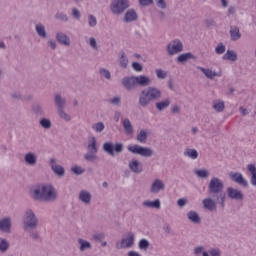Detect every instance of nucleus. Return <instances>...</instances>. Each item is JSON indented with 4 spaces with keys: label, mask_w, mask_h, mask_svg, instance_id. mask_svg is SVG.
<instances>
[{
    "label": "nucleus",
    "mask_w": 256,
    "mask_h": 256,
    "mask_svg": "<svg viewBox=\"0 0 256 256\" xmlns=\"http://www.w3.org/2000/svg\"><path fill=\"white\" fill-rule=\"evenodd\" d=\"M0 231L2 233H11V219L9 217L0 219Z\"/></svg>",
    "instance_id": "obj_24"
},
{
    "label": "nucleus",
    "mask_w": 256,
    "mask_h": 256,
    "mask_svg": "<svg viewBox=\"0 0 256 256\" xmlns=\"http://www.w3.org/2000/svg\"><path fill=\"white\" fill-rule=\"evenodd\" d=\"M161 97H163V92L161 89L155 86H149L140 92L138 103L140 107H149L153 101H159Z\"/></svg>",
    "instance_id": "obj_2"
},
{
    "label": "nucleus",
    "mask_w": 256,
    "mask_h": 256,
    "mask_svg": "<svg viewBox=\"0 0 256 256\" xmlns=\"http://www.w3.org/2000/svg\"><path fill=\"white\" fill-rule=\"evenodd\" d=\"M56 41L60 43V45H64V47L71 46V38L65 34V32L59 31L56 33Z\"/></svg>",
    "instance_id": "obj_20"
},
{
    "label": "nucleus",
    "mask_w": 256,
    "mask_h": 256,
    "mask_svg": "<svg viewBox=\"0 0 256 256\" xmlns=\"http://www.w3.org/2000/svg\"><path fill=\"white\" fill-rule=\"evenodd\" d=\"M222 59L224 61H232L235 63V61H237V53L233 50H227Z\"/></svg>",
    "instance_id": "obj_36"
},
{
    "label": "nucleus",
    "mask_w": 256,
    "mask_h": 256,
    "mask_svg": "<svg viewBox=\"0 0 256 256\" xmlns=\"http://www.w3.org/2000/svg\"><path fill=\"white\" fill-rule=\"evenodd\" d=\"M49 166L54 175L57 177H65V167L57 163V159L51 158L49 161Z\"/></svg>",
    "instance_id": "obj_11"
},
{
    "label": "nucleus",
    "mask_w": 256,
    "mask_h": 256,
    "mask_svg": "<svg viewBox=\"0 0 256 256\" xmlns=\"http://www.w3.org/2000/svg\"><path fill=\"white\" fill-rule=\"evenodd\" d=\"M166 51L170 57H173V55H179V53L183 51V42L179 39L170 41L166 46Z\"/></svg>",
    "instance_id": "obj_8"
},
{
    "label": "nucleus",
    "mask_w": 256,
    "mask_h": 256,
    "mask_svg": "<svg viewBox=\"0 0 256 256\" xmlns=\"http://www.w3.org/2000/svg\"><path fill=\"white\" fill-rule=\"evenodd\" d=\"M88 25L89 27H97V17H95V15H88Z\"/></svg>",
    "instance_id": "obj_52"
},
{
    "label": "nucleus",
    "mask_w": 256,
    "mask_h": 256,
    "mask_svg": "<svg viewBox=\"0 0 256 256\" xmlns=\"http://www.w3.org/2000/svg\"><path fill=\"white\" fill-rule=\"evenodd\" d=\"M202 205L207 211H217V202L212 198H204L202 200Z\"/></svg>",
    "instance_id": "obj_23"
},
{
    "label": "nucleus",
    "mask_w": 256,
    "mask_h": 256,
    "mask_svg": "<svg viewBox=\"0 0 256 256\" xmlns=\"http://www.w3.org/2000/svg\"><path fill=\"white\" fill-rule=\"evenodd\" d=\"M128 167L130 171L136 175H141V173H143V164L136 158H133L129 161Z\"/></svg>",
    "instance_id": "obj_13"
},
{
    "label": "nucleus",
    "mask_w": 256,
    "mask_h": 256,
    "mask_svg": "<svg viewBox=\"0 0 256 256\" xmlns=\"http://www.w3.org/2000/svg\"><path fill=\"white\" fill-rule=\"evenodd\" d=\"M54 103L58 109H65V106L67 105V100L63 96H61V94H55Z\"/></svg>",
    "instance_id": "obj_31"
},
{
    "label": "nucleus",
    "mask_w": 256,
    "mask_h": 256,
    "mask_svg": "<svg viewBox=\"0 0 256 256\" xmlns=\"http://www.w3.org/2000/svg\"><path fill=\"white\" fill-rule=\"evenodd\" d=\"M122 125L126 135H133V124H131V120H129V118L124 119Z\"/></svg>",
    "instance_id": "obj_35"
},
{
    "label": "nucleus",
    "mask_w": 256,
    "mask_h": 256,
    "mask_svg": "<svg viewBox=\"0 0 256 256\" xmlns=\"http://www.w3.org/2000/svg\"><path fill=\"white\" fill-rule=\"evenodd\" d=\"M58 115L60 119H62V121H66V123H69V121H71V115L63 111V108L58 109Z\"/></svg>",
    "instance_id": "obj_46"
},
{
    "label": "nucleus",
    "mask_w": 256,
    "mask_h": 256,
    "mask_svg": "<svg viewBox=\"0 0 256 256\" xmlns=\"http://www.w3.org/2000/svg\"><path fill=\"white\" fill-rule=\"evenodd\" d=\"M165 189V182L163 180L156 178L151 186H150V193L153 195H157V193H161Z\"/></svg>",
    "instance_id": "obj_15"
},
{
    "label": "nucleus",
    "mask_w": 256,
    "mask_h": 256,
    "mask_svg": "<svg viewBox=\"0 0 256 256\" xmlns=\"http://www.w3.org/2000/svg\"><path fill=\"white\" fill-rule=\"evenodd\" d=\"M136 77V85L139 87H149L153 83V80L151 77L147 75H138Z\"/></svg>",
    "instance_id": "obj_21"
},
{
    "label": "nucleus",
    "mask_w": 256,
    "mask_h": 256,
    "mask_svg": "<svg viewBox=\"0 0 256 256\" xmlns=\"http://www.w3.org/2000/svg\"><path fill=\"white\" fill-rule=\"evenodd\" d=\"M92 239H94V241H99L101 243V241H103V239H105V233L96 232L93 234Z\"/></svg>",
    "instance_id": "obj_54"
},
{
    "label": "nucleus",
    "mask_w": 256,
    "mask_h": 256,
    "mask_svg": "<svg viewBox=\"0 0 256 256\" xmlns=\"http://www.w3.org/2000/svg\"><path fill=\"white\" fill-rule=\"evenodd\" d=\"M177 205L178 207H185V205H187V199L186 198H180L177 200Z\"/></svg>",
    "instance_id": "obj_63"
},
{
    "label": "nucleus",
    "mask_w": 256,
    "mask_h": 256,
    "mask_svg": "<svg viewBox=\"0 0 256 256\" xmlns=\"http://www.w3.org/2000/svg\"><path fill=\"white\" fill-rule=\"evenodd\" d=\"M93 199V195L88 190H81L78 194V200L83 205H91V201Z\"/></svg>",
    "instance_id": "obj_19"
},
{
    "label": "nucleus",
    "mask_w": 256,
    "mask_h": 256,
    "mask_svg": "<svg viewBox=\"0 0 256 256\" xmlns=\"http://www.w3.org/2000/svg\"><path fill=\"white\" fill-rule=\"evenodd\" d=\"M129 8L128 0H113L110 4V11L114 15H121L124 13L125 9Z\"/></svg>",
    "instance_id": "obj_7"
},
{
    "label": "nucleus",
    "mask_w": 256,
    "mask_h": 256,
    "mask_svg": "<svg viewBox=\"0 0 256 256\" xmlns=\"http://www.w3.org/2000/svg\"><path fill=\"white\" fill-rule=\"evenodd\" d=\"M184 157H187L188 159H192L193 161H195V159H198L199 157V152H197V150L193 148H186L184 150Z\"/></svg>",
    "instance_id": "obj_33"
},
{
    "label": "nucleus",
    "mask_w": 256,
    "mask_h": 256,
    "mask_svg": "<svg viewBox=\"0 0 256 256\" xmlns=\"http://www.w3.org/2000/svg\"><path fill=\"white\" fill-rule=\"evenodd\" d=\"M30 197L34 201H41L43 203H54L59 198V192L53 184L42 183L38 184L30 190Z\"/></svg>",
    "instance_id": "obj_1"
},
{
    "label": "nucleus",
    "mask_w": 256,
    "mask_h": 256,
    "mask_svg": "<svg viewBox=\"0 0 256 256\" xmlns=\"http://www.w3.org/2000/svg\"><path fill=\"white\" fill-rule=\"evenodd\" d=\"M226 49H227V48L225 47V44L219 43V44H217V46L215 47V54H216V55H223V53H225Z\"/></svg>",
    "instance_id": "obj_51"
},
{
    "label": "nucleus",
    "mask_w": 256,
    "mask_h": 256,
    "mask_svg": "<svg viewBox=\"0 0 256 256\" xmlns=\"http://www.w3.org/2000/svg\"><path fill=\"white\" fill-rule=\"evenodd\" d=\"M132 69L134 71H137L138 73H141V71H143V65L141 63H138V62H133L132 63Z\"/></svg>",
    "instance_id": "obj_58"
},
{
    "label": "nucleus",
    "mask_w": 256,
    "mask_h": 256,
    "mask_svg": "<svg viewBox=\"0 0 256 256\" xmlns=\"http://www.w3.org/2000/svg\"><path fill=\"white\" fill-rule=\"evenodd\" d=\"M142 207H146V209H161V200H145L144 202H142Z\"/></svg>",
    "instance_id": "obj_25"
},
{
    "label": "nucleus",
    "mask_w": 256,
    "mask_h": 256,
    "mask_svg": "<svg viewBox=\"0 0 256 256\" xmlns=\"http://www.w3.org/2000/svg\"><path fill=\"white\" fill-rule=\"evenodd\" d=\"M102 149L105 151V153H108V155L113 157L115 156V153H123L125 146L121 142H118L115 145H113L111 142H105L102 146Z\"/></svg>",
    "instance_id": "obj_9"
},
{
    "label": "nucleus",
    "mask_w": 256,
    "mask_h": 256,
    "mask_svg": "<svg viewBox=\"0 0 256 256\" xmlns=\"http://www.w3.org/2000/svg\"><path fill=\"white\" fill-rule=\"evenodd\" d=\"M198 71H201L206 79L213 80L215 77H221V72L213 70V68H203L201 66L197 67Z\"/></svg>",
    "instance_id": "obj_16"
},
{
    "label": "nucleus",
    "mask_w": 256,
    "mask_h": 256,
    "mask_svg": "<svg viewBox=\"0 0 256 256\" xmlns=\"http://www.w3.org/2000/svg\"><path fill=\"white\" fill-rule=\"evenodd\" d=\"M72 15L74 18H76L77 20L81 19V12L79 11V9L77 8H73L72 9Z\"/></svg>",
    "instance_id": "obj_62"
},
{
    "label": "nucleus",
    "mask_w": 256,
    "mask_h": 256,
    "mask_svg": "<svg viewBox=\"0 0 256 256\" xmlns=\"http://www.w3.org/2000/svg\"><path fill=\"white\" fill-rule=\"evenodd\" d=\"M23 230L24 231H33L39 227V219L35 212L31 209H27L24 213L23 220H22Z\"/></svg>",
    "instance_id": "obj_3"
},
{
    "label": "nucleus",
    "mask_w": 256,
    "mask_h": 256,
    "mask_svg": "<svg viewBox=\"0 0 256 256\" xmlns=\"http://www.w3.org/2000/svg\"><path fill=\"white\" fill-rule=\"evenodd\" d=\"M92 129L95 133H103L105 131V124L103 122L94 123Z\"/></svg>",
    "instance_id": "obj_43"
},
{
    "label": "nucleus",
    "mask_w": 256,
    "mask_h": 256,
    "mask_svg": "<svg viewBox=\"0 0 256 256\" xmlns=\"http://www.w3.org/2000/svg\"><path fill=\"white\" fill-rule=\"evenodd\" d=\"M127 150L129 153H132V155H140V157H153L155 152L153 149L149 147H144L139 144H131L127 146Z\"/></svg>",
    "instance_id": "obj_4"
},
{
    "label": "nucleus",
    "mask_w": 256,
    "mask_h": 256,
    "mask_svg": "<svg viewBox=\"0 0 256 256\" xmlns=\"http://www.w3.org/2000/svg\"><path fill=\"white\" fill-rule=\"evenodd\" d=\"M9 241L5 238L0 237V253H7L9 251Z\"/></svg>",
    "instance_id": "obj_42"
},
{
    "label": "nucleus",
    "mask_w": 256,
    "mask_h": 256,
    "mask_svg": "<svg viewBox=\"0 0 256 256\" xmlns=\"http://www.w3.org/2000/svg\"><path fill=\"white\" fill-rule=\"evenodd\" d=\"M11 97L14 99V101H23V94H21V91L12 92Z\"/></svg>",
    "instance_id": "obj_55"
},
{
    "label": "nucleus",
    "mask_w": 256,
    "mask_h": 256,
    "mask_svg": "<svg viewBox=\"0 0 256 256\" xmlns=\"http://www.w3.org/2000/svg\"><path fill=\"white\" fill-rule=\"evenodd\" d=\"M151 244L149 243V240L143 238L139 241L138 243V247L140 249V251H147V249H149V246Z\"/></svg>",
    "instance_id": "obj_45"
},
{
    "label": "nucleus",
    "mask_w": 256,
    "mask_h": 256,
    "mask_svg": "<svg viewBox=\"0 0 256 256\" xmlns=\"http://www.w3.org/2000/svg\"><path fill=\"white\" fill-rule=\"evenodd\" d=\"M135 245V234L128 232L120 242L116 243V249H131Z\"/></svg>",
    "instance_id": "obj_10"
},
{
    "label": "nucleus",
    "mask_w": 256,
    "mask_h": 256,
    "mask_svg": "<svg viewBox=\"0 0 256 256\" xmlns=\"http://www.w3.org/2000/svg\"><path fill=\"white\" fill-rule=\"evenodd\" d=\"M71 173L74 175H83L85 173V168L79 166V165H73L70 169Z\"/></svg>",
    "instance_id": "obj_47"
},
{
    "label": "nucleus",
    "mask_w": 256,
    "mask_h": 256,
    "mask_svg": "<svg viewBox=\"0 0 256 256\" xmlns=\"http://www.w3.org/2000/svg\"><path fill=\"white\" fill-rule=\"evenodd\" d=\"M39 125L41 126L42 129H51V120L49 118H42L39 121Z\"/></svg>",
    "instance_id": "obj_44"
},
{
    "label": "nucleus",
    "mask_w": 256,
    "mask_h": 256,
    "mask_svg": "<svg viewBox=\"0 0 256 256\" xmlns=\"http://www.w3.org/2000/svg\"><path fill=\"white\" fill-rule=\"evenodd\" d=\"M78 245H79V251H81L82 253L85 251H89L90 249H93V245L91 244V242L83 238L78 239Z\"/></svg>",
    "instance_id": "obj_28"
},
{
    "label": "nucleus",
    "mask_w": 256,
    "mask_h": 256,
    "mask_svg": "<svg viewBox=\"0 0 256 256\" xmlns=\"http://www.w3.org/2000/svg\"><path fill=\"white\" fill-rule=\"evenodd\" d=\"M225 188L223 181L217 177H212L208 184V192L210 195H219Z\"/></svg>",
    "instance_id": "obj_6"
},
{
    "label": "nucleus",
    "mask_w": 256,
    "mask_h": 256,
    "mask_svg": "<svg viewBox=\"0 0 256 256\" xmlns=\"http://www.w3.org/2000/svg\"><path fill=\"white\" fill-rule=\"evenodd\" d=\"M111 105H116L119 107L121 105V97L120 96H115L112 99H110Z\"/></svg>",
    "instance_id": "obj_60"
},
{
    "label": "nucleus",
    "mask_w": 256,
    "mask_h": 256,
    "mask_svg": "<svg viewBox=\"0 0 256 256\" xmlns=\"http://www.w3.org/2000/svg\"><path fill=\"white\" fill-rule=\"evenodd\" d=\"M171 106V98H166L162 101H158L155 103V107L157 111H165V109H168V107Z\"/></svg>",
    "instance_id": "obj_30"
},
{
    "label": "nucleus",
    "mask_w": 256,
    "mask_h": 256,
    "mask_svg": "<svg viewBox=\"0 0 256 256\" xmlns=\"http://www.w3.org/2000/svg\"><path fill=\"white\" fill-rule=\"evenodd\" d=\"M86 149L90 153H98L99 145L97 144V138L95 136H90L86 142Z\"/></svg>",
    "instance_id": "obj_18"
},
{
    "label": "nucleus",
    "mask_w": 256,
    "mask_h": 256,
    "mask_svg": "<svg viewBox=\"0 0 256 256\" xmlns=\"http://www.w3.org/2000/svg\"><path fill=\"white\" fill-rule=\"evenodd\" d=\"M147 137H149V132L143 129L140 130V132L137 134L136 140L138 141V143H147Z\"/></svg>",
    "instance_id": "obj_39"
},
{
    "label": "nucleus",
    "mask_w": 256,
    "mask_h": 256,
    "mask_svg": "<svg viewBox=\"0 0 256 256\" xmlns=\"http://www.w3.org/2000/svg\"><path fill=\"white\" fill-rule=\"evenodd\" d=\"M187 219L190 221V223H194L195 225H199V223H201V216H199V213H197L195 210H190L187 213Z\"/></svg>",
    "instance_id": "obj_26"
},
{
    "label": "nucleus",
    "mask_w": 256,
    "mask_h": 256,
    "mask_svg": "<svg viewBox=\"0 0 256 256\" xmlns=\"http://www.w3.org/2000/svg\"><path fill=\"white\" fill-rule=\"evenodd\" d=\"M195 56H193V54L191 52H187V53H183L180 54L177 57V61L178 63H187V61H189V59H194Z\"/></svg>",
    "instance_id": "obj_40"
},
{
    "label": "nucleus",
    "mask_w": 256,
    "mask_h": 256,
    "mask_svg": "<svg viewBox=\"0 0 256 256\" xmlns=\"http://www.w3.org/2000/svg\"><path fill=\"white\" fill-rule=\"evenodd\" d=\"M99 74L101 75V77H103L104 79H107L108 81L111 79V72L106 68H100Z\"/></svg>",
    "instance_id": "obj_50"
},
{
    "label": "nucleus",
    "mask_w": 256,
    "mask_h": 256,
    "mask_svg": "<svg viewBox=\"0 0 256 256\" xmlns=\"http://www.w3.org/2000/svg\"><path fill=\"white\" fill-rule=\"evenodd\" d=\"M118 63L122 69H127L129 65V58H127V55L125 54V52L120 53Z\"/></svg>",
    "instance_id": "obj_38"
},
{
    "label": "nucleus",
    "mask_w": 256,
    "mask_h": 256,
    "mask_svg": "<svg viewBox=\"0 0 256 256\" xmlns=\"http://www.w3.org/2000/svg\"><path fill=\"white\" fill-rule=\"evenodd\" d=\"M171 113H173V115H179L181 113V106H179L178 104L172 105Z\"/></svg>",
    "instance_id": "obj_59"
},
{
    "label": "nucleus",
    "mask_w": 256,
    "mask_h": 256,
    "mask_svg": "<svg viewBox=\"0 0 256 256\" xmlns=\"http://www.w3.org/2000/svg\"><path fill=\"white\" fill-rule=\"evenodd\" d=\"M122 85L127 91H132L137 87V79L136 76L124 77L122 79Z\"/></svg>",
    "instance_id": "obj_17"
},
{
    "label": "nucleus",
    "mask_w": 256,
    "mask_h": 256,
    "mask_svg": "<svg viewBox=\"0 0 256 256\" xmlns=\"http://www.w3.org/2000/svg\"><path fill=\"white\" fill-rule=\"evenodd\" d=\"M47 47L49 49H51V51H55V49H57V41H55L54 39H48L47 41Z\"/></svg>",
    "instance_id": "obj_57"
},
{
    "label": "nucleus",
    "mask_w": 256,
    "mask_h": 256,
    "mask_svg": "<svg viewBox=\"0 0 256 256\" xmlns=\"http://www.w3.org/2000/svg\"><path fill=\"white\" fill-rule=\"evenodd\" d=\"M227 194L230 199H235L236 201H241V199H243V192L237 188H227Z\"/></svg>",
    "instance_id": "obj_22"
},
{
    "label": "nucleus",
    "mask_w": 256,
    "mask_h": 256,
    "mask_svg": "<svg viewBox=\"0 0 256 256\" xmlns=\"http://www.w3.org/2000/svg\"><path fill=\"white\" fill-rule=\"evenodd\" d=\"M89 45L94 51H99V44H97V39L94 37L89 38Z\"/></svg>",
    "instance_id": "obj_53"
},
{
    "label": "nucleus",
    "mask_w": 256,
    "mask_h": 256,
    "mask_svg": "<svg viewBox=\"0 0 256 256\" xmlns=\"http://www.w3.org/2000/svg\"><path fill=\"white\" fill-rule=\"evenodd\" d=\"M156 5L159 7V9H167V3L165 0H157Z\"/></svg>",
    "instance_id": "obj_61"
},
{
    "label": "nucleus",
    "mask_w": 256,
    "mask_h": 256,
    "mask_svg": "<svg viewBox=\"0 0 256 256\" xmlns=\"http://www.w3.org/2000/svg\"><path fill=\"white\" fill-rule=\"evenodd\" d=\"M212 109L216 113H223L225 111V101L221 99H216L212 102Z\"/></svg>",
    "instance_id": "obj_27"
},
{
    "label": "nucleus",
    "mask_w": 256,
    "mask_h": 256,
    "mask_svg": "<svg viewBox=\"0 0 256 256\" xmlns=\"http://www.w3.org/2000/svg\"><path fill=\"white\" fill-rule=\"evenodd\" d=\"M229 33L231 41H239L242 37L241 30H239V27L237 26H231Z\"/></svg>",
    "instance_id": "obj_29"
},
{
    "label": "nucleus",
    "mask_w": 256,
    "mask_h": 256,
    "mask_svg": "<svg viewBox=\"0 0 256 256\" xmlns=\"http://www.w3.org/2000/svg\"><path fill=\"white\" fill-rule=\"evenodd\" d=\"M55 19H58V21H64V22L69 21V17L67 16V14L61 13V12H58L55 15Z\"/></svg>",
    "instance_id": "obj_56"
},
{
    "label": "nucleus",
    "mask_w": 256,
    "mask_h": 256,
    "mask_svg": "<svg viewBox=\"0 0 256 256\" xmlns=\"http://www.w3.org/2000/svg\"><path fill=\"white\" fill-rule=\"evenodd\" d=\"M194 173L196 176L199 177V179H207L209 178V175H211V173L207 169H196L194 170Z\"/></svg>",
    "instance_id": "obj_41"
},
{
    "label": "nucleus",
    "mask_w": 256,
    "mask_h": 256,
    "mask_svg": "<svg viewBox=\"0 0 256 256\" xmlns=\"http://www.w3.org/2000/svg\"><path fill=\"white\" fill-rule=\"evenodd\" d=\"M155 74H156V77L157 79H167V75H169V73L161 68H157L155 70Z\"/></svg>",
    "instance_id": "obj_48"
},
{
    "label": "nucleus",
    "mask_w": 256,
    "mask_h": 256,
    "mask_svg": "<svg viewBox=\"0 0 256 256\" xmlns=\"http://www.w3.org/2000/svg\"><path fill=\"white\" fill-rule=\"evenodd\" d=\"M139 3L143 7H147L149 5H153V0H139Z\"/></svg>",
    "instance_id": "obj_64"
},
{
    "label": "nucleus",
    "mask_w": 256,
    "mask_h": 256,
    "mask_svg": "<svg viewBox=\"0 0 256 256\" xmlns=\"http://www.w3.org/2000/svg\"><path fill=\"white\" fill-rule=\"evenodd\" d=\"M247 169L251 174L250 183L253 187H256V167L255 164H248Z\"/></svg>",
    "instance_id": "obj_34"
},
{
    "label": "nucleus",
    "mask_w": 256,
    "mask_h": 256,
    "mask_svg": "<svg viewBox=\"0 0 256 256\" xmlns=\"http://www.w3.org/2000/svg\"><path fill=\"white\" fill-rule=\"evenodd\" d=\"M35 31L38 37H40L41 39H47V30L45 29V25H43L42 23H37L35 25Z\"/></svg>",
    "instance_id": "obj_32"
},
{
    "label": "nucleus",
    "mask_w": 256,
    "mask_h": 256,
    "mask_svg": "<svg viewBox=\"0 0 256 256\" xmlns=\"http://www.w3.org/2000/svg\"><path fill=\"white\" fill-rule=\"evenodd\" d=\"M125 23H131V21H137V12L135 10H128L124 16Z\"/></svg>",
    "instance_id": "obj_37"
},
{
    "label": "nucleus",
    "mask_w": 256,
    "mask_h": 256,
    "mask_svg": "<svg viewBox=\"0 0 256 256\" xmlns=\"http://www.w3.org/2000/svg\"><path fill=\"white\" fill-rule=\"evenodd\" d=\"M23 161L27 167H35L37 165L38 157L35 152H26L23 157Z\"/></svg>",
    "instance_id": "obj_14"
},
{
    "label": "nucleus",
    "mask_w": 256,
    "mask_h": 256,
    "mask_svg": "<svg viewBox=\"0 0 256 256\" xmlns=\"http://www.w3.org/2000/svg\"><path fill=\"white\" fill-rule=\"evenodd\" d=\"M84 159L85 161H88V162L97 161V152H87L84 155Z\"/></svg>",
    "instance_id": "obj_49"
},
{
    "label": "nucleus",
    "mask_w": 256,
    "mask_h": 256,
    "mask_svg": "<svg viewBox=\"0 0 256 256\" xmlns=\"http://www.w3.org/2000/svg\"><path fill=\"white\" fill-rule=\"evenodd\" d=\"M193 255L195 256H222L223 252L219 247L210 248L208 251L203 245H197L193 249Z\"/></svg>",
    "instance_id": "obj_5"
},
{
    "label": "nucleus",
    "mask_w": 256,
    "mask_h": 256,
    "mask_svg": "<svg viewBox=\"0 0 256 256\" xmlns=\"http://www.w3.org/2000/svg\"><path fill=\"white\" fill-rule=\"evenodd\" d=\"M229 178L231 181L237 183V185H240L241 187H249V181H247V179H245V177L240 172H230Z\"/></svg>",
    "instance_id": "obj_12"
}]
</instances>
